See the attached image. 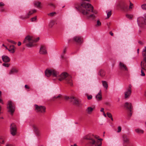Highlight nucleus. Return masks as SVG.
I'll return each mask as SVG.
<instances>
[{"mask_svg": "<svg viewBox=\"0 0 146 146\" xmlns=\"http://www.w3.org/2000/svg\"><path fill=\"white\" fill-rule=\"evenodd\" d=\"M71 146H77V145L76 144H75L74 145H71Z\"/></svg>", "mask_w": 146, "mask_h": 146, "instance_id": "774afa93", "label": "nucleus"}, {"mask_svg": "<svg viewBox=\"0 0 146 146\" xmlns=\"http://www.w3.org/2000/svg\"><path fill=\"white\" fill-rule=\"evenodd\" d=\"M102 82L103 87L106 89H107L108 88V85L107 82L106 81H102Z\"/></svg>", "mask_w": 146, "mask_h": 146, "instance_id": "bb28decb", "label": "nucleus"}, {"mask_svg": "<svg viewBox=\"0 0 146 146\" xmlns=\"http://www.w3.org/2000/svg\"><path fill=\"white\" fill-rule=\"evenodd\" d=\"M102 144L101 141H99L98 140H95L93 138L88 141V144L90 146H101Z\"/></svg>", "mask_w": 146, "mask_h": 146, "instance_id": "39448f33", "label": "nucleus"}, {"mask_svg": "<svg viewBox=\"0 0 146 146\" xmlns=\"http://www.w3.org/2000/svg\"><path fill=\"white\" fill-rule=\"evenodd\" d=\"M94 136V135L93 134H89L85 136L84 139L89 141L93 138Z\"/></svg>", "mask_w": 146, "mask_h": 146, "instance_id": "4be33fe9", "label": "nucleus"}, {"mask_svg": "<svg viewBox=\"0 0 146 146\" xmlns=\"http://www.w3.org/2000/svg\"><path fill=\"white\" fill-rule=\"evenodd\" d=\"M5 137H0V143L1 144L4 143Z\"/></svg>", "mask_w": 146, "mask_h": 146, "instance_id": "2f4dec72", "label": "nucleus"}, {"mask_svg": "<svg viewBox=\"0 0 146 146\" xmlns=\"http://www.w3.org/2000/svg\"><path fill=\"white\" fill-rule=\"evenodd\" d=\"M101 25V23L99 20H97V24L96 26H99Z\"/></svg>", "mask_w": 146, "mask_h": 146, "instance_id": "4c0bfd02", "label": "nucleus"}, {"mask_svg": "<svg viewBox=\"0 0 146 146\" xmlns=\"http://www.w3.org/2000/svg\"><path fill=\"white\" fill-rule=\"evenodd\" d=\"M111 11L108 12L107 13V16L108 18L111 16Z\"/></svg>", "mask_w": 146, "mask_h": 146, "instance_id": "58836bf2", "label": "nucleus"}, {"mask_svg": "<svg viewBox=\"0 0 146 146\" xmlns=\"http://www.w3.org/2000/svg\"><path fill=\"white\" fill-rule=\"evenodd\" d=\"M21 42H18V46H20L21 45Z\"/></svg>", "mask_w": 146, "mask_h": 146, "instance_id": "bf43d9fd", "label": "nucleus"}, {"mask_svg": "<svg viewBox=\"0 0 146 146\" xmlns=\"http://www.w3.org/2000/svg\"><path fill=\"white\" fill-rule=\"evenodd\" d=\"M64 99L66 100H68L69 99H70V97L69 98L68 96H66L65 97Z\"/></svg>", "mask_w": 146, "mask_h": 146, "instance_id": "8fccbe9b", "label": "nucleus"}, {"mask_svg": "<svg viewBox=\"0 0 146 146\" xmlns=\"http://www.w3.org/2000/svg\"><path fill=\"white\" fill-rule=\"evenodd\" d=\"M0 102L2 104H3V101L1 98H0Z\"/></svg>", "mask_w": 146, "mask_h": 146, "instance_id": "e2e57ef3", "label": "nucleus"}, {"mask_svg": "<svg viewBox=\"0 0 146 146\" xmlns=\"http://www.w3.org/2000/svg\"><path fill=\"white\" fill-rule=\"evenodd\" d=\"M124 106L126 109L129 111L128 114V116L130 117L132 115L131 111L132 109L131 104L130 103L126 102Z\"/></svg>", "mask_w": 146, "mask_h": 146, "instance_id": "9d476101", "label": "nucleus"}, {"mask_svg": "<svg viewBox=\"0 0 146 146\" xmlns=\"http://www.w3.org/2000/svg\"><path fill=\"white\" fill-rule=\"evenodd\" d=\"M117 6L121 10L124 11H127L128 10V5L124 2L118 3Z\"/></svg>", "mask_w": 146, "mask_h": 146, "instance_id": "1a4fd4ad", "label": "nucleus"}, {"mask_svg": "<svg viewBox=\"0 0 146 146\" xmlns=\"http://www.w3.org/2000/svg\"><path fill=\"white\" fill-rule=\"evenodd\" d=\"M126 16L127 18L129 19H131L132 17V15L128 14H126Z\"/></svg>", "mask_w": 146, "mask_h": 146, "instance_id": "f704fd0d", "label": "nucleus"}, {"mask_svg": "<svg viewBox=\"0 0 146 146\" xmlns=\"http://www.w3.org/2000/svg\"><path fill=\"white\" fill-rule=\"evenodd\" d=\"M141 7L143 10H146V4H144L141 5Z\"/></svg>", "mask_w": 146, "mask_h": 146, "instance_id": "72a5a7b5", "label": "nucleus"}, {"mask_svg": "<svg viewBox=\"0 0 146 146\" xmlns=\"http://www.w3.org/2000/svg\"><path fill=\"white\" fill-rule=\"evenodd\" d=\"M25 87L26 88H27V89H29V87L28 85H25Z\"/></svg>", "mask_w": 146, "mask_h": 146, "instance_id": "4d7b16f0", "label": "nucleus"}, {"mask_svg": "<svg viewBox=\"0 0 146 146\" xmlns=\"http://www.w3.org/2000/svg\"><path fill=\"white\" fill-rule=\"evenodd\" d=\"M39 53L40 54H47V52L44 46H41L39 50Z\"/></svg>", "mask_w": 146, "mask_h": 146, "instance_id": "ddd939ff", "label": "nucleus"}, {"mask_svg": "<svg viewBox=\"0 0 146 146\" xmlns=\"http://www.w3.org/2000/svg\"><path fill=\"white\" fill-rule=\"evenodd\" d=\"M61 95H58V96H56V97H54L53 98V99H54V98H60L61 97Z\"/></svg>", "mask_w": 146, "mask_h": 146, "instance_id": "603ef678", "label": "nucleus"}, {"mask_svg": "<svg viewBox=\"0 0 146 146\" xmlns=\"http://www.w3.org/2000/svg\"><path fill=\"white\" fill-rule=\"evenodd\" d=\"M33 127L34 131L37 136L38 137L40 135V132L38 127L35 125H33Z\"/></svg>", "mask_w": 146, "mask_h": 146, "instance_id": "2eb2a0df", "label": "nucleus"}, {"mask_svg": "<svg viewBox=\"0 0 146 146\" xmlns=\"http://www.w3.org/2000/svg\"><path fill=\"white\" fill-rule=\"evenodd\" d=\"M94 109L91 107H88L86 109V111L88 114H90L93 111Z\"/></svg>", "mask_w": 146, "mask_h": 146, "instance_id": "aec40b11", "label": "nucleus"}, {"mask_svg": "<svg viewBox=\"0 0 146 146\" xmlns=\"http://www.w3.org/2000/svg\"><path fill=\"white\" fill-rule=\"evenodd\" d=\"M138 43L141 45H143V43L141 41H139L138 42Z\"/></svg>", "mask_w": 146, "mask_h": 146, "instance_id": "6e6d98bb", "label": "nucleus"}, {"mask_svg": "<svg viewBox=\"0 0 146 146\" xmlns=\"http://www.w3.org/2000/svg\"><path fill=\"white\" fill-rule=\"evenodd\" d=\"M66 48H65L64 49V50L63 51V54H65L66 52Z\"/></svg>", "mask_w": 146, "mask_h": 146, "instance_id": "3c124183", "label": "nucleus"}, {"mask_svg": "<svg viewBox=\"0 0 146 146\" xmlns=\"http://www.w3.org/2000/svg\"><path fill=\"white\" fill-rule=\"evenodd\" d=\"M7 105L8 112H10L11 114H13L15 109V106L14 103L12 101H8Z\"/></svg>", "mask_w": 146, "mask_h": 146, "instance_id": "20e7f679", "label": "nucleus"}, {"mask_svg": "<svg viewBox=\"0 0 146 146\" xmlns=\"http://www.w3.org/2000/svg\"><path fill=\"white\" fill-rule=\"evenodd\" d=\"M132 87V86L131 85L129 84V88L127 89V90H131V88Z\"/></svg>", "mask_w": 146, "mask_h": 146, "instance_id": "5fc2aeb1", "label": "nucleus"}, {"mask_svg": "<svg viewBox=\"0 0 146 146\" xmlns=\"http://www.w3.org/2000/svg\"><path fill=\"white\" fill-rule=\"evenodd\" d=\"M46 76L49 77L52 75L53 77L56 78L60 81L65 80L66 82L70 86L72 85V82L71 76L66 72H64L58 75V73L53 69H47L45 72Z\"/></svg>", "mask_w": 146, "mask_h": 146, "instance_id": "f03ea898", "label": "nucleus"}, {"mask_svg": "<svg viewBox=\"0 0 146 146\" xmlns=\"http://www.w3.org/2000/svg\"><path fill=\"white\" fill-rule=\"evenodd\" d=\"M15 48L14 45H11L10 46V48L8 50L10 52L13 53L15 52Z\"/></svg>", "mask_w": 146, "mask_h": 146, "instance_id": "b1692460", "label": "nucleus"}, {"mask_svg": "<svg viewBox=\"0 0 146 146\" xmlns=\"http://www.w3.org/2000/svg\"><path fill=\"white\" fill-rule=\"evenodd\" d=\"M7 40L9 42H10L13 44H16V43L14 41L10 39H7Z\"/></svg>", "mask_w": 146, "mask_h": 146, "instance_id": "e433bc0d", "label": "nucleus"}, {"mask_svg": "<svg viewBox=\"0 0 146 146\" xmlns=\"http://www.w3.org/2000/svg\"><path fill=\"white\" fill-rule=\"evenodd\" d=\"M18 70L15 68H12L9 72L10 74H11L14 73H17L18 72Z\"/></svg>", "mask_w": 146, "mask_h": 146, "instance_id": "a878e982", "label": "nucleus"}, {"mask_svg": "<svg viewBox=\"0 0 146 146\" xmlns=\"http://www.w3.org/2000/svg\"><path fill=\"white\" fill-rule=\"evenodd\" d=\"M2 59L3 61L5 63L9 62L10 60V58L7 56L3 55L2 56Z\"/></svg>", "mask_w": 146, "mask_h": 146, "instance_id": "dca6fc26", "label": "nucleus"}, {"mask_svg": "<svg viewBox=\"0 0 146 146\" xmlns=\"http://www.w3.org/2000/svg\"><path fill=\"white\" fill-rule=\"evenodd\" d=\"M39 37L35 39L34 37L30 35H27L24 40L23 43L29 47H31L34 46L33 43L37 42L39 40Z\"/></svg>", "mask_w": 146, "mask_h": 146, "instance_id": "7ed1b4c3", "label": "nucleus"}, {"mask_svg": "<svg viewBox=\"0 0 146 146\" xmlns=\"http://www.w3.org/2000/svg\"><path fill=\"white\" fill-rule=\"evenodd\" d=\"M2 65L4 66L8 67L9 66L10 64L9 63H3V64Z\"/></svg>", "mask_w": 146, "mask_h": 146, "instance_id": "c9c22d12", "label": "nucleus"}, {"mask_svg": "<svg viewBox=\"0 0 146 146\" xmlns=\"http://www.w3.org/2000/svg\"><path fill=\"white\" fill-rule=\"evenodd\" d=\"M70 101L74 105L78 106L79 105L80 101L78 99L74 96L70 97Z\"/></svg>", "mask_w": 146, "mask_h": 146, "instance_id": "f8f14e48", "label": "nucleus"}, {"mask_svg": "<svg viewBox=\"0 0 146 146\" xmlns=\"http://www.w3.org/2000/svg\"><path fill=\"white\" fill-rule=\"evenodd\" d=\"M135 131L138 134H142L143 133L144 131L143 130L139 129H135Z\"/></svg>", "mask_w": 146, "mask_h": 146, "instance_id": "7c9ffc66", "label": "nucleus"}, {"mask_svg": "<svg viewBox=\"0 0 146 146\" xmlns=\"http://www.w3.org/2000/svg\"><path fill=\"white\" fill-rule=\"evenodd\" d=\"M87 98L88 100H90L92 98V96L91 95H87Z\"/></svg>", "mask_w": 146, "mask_h": 146, "instance_id": "79ce46f5", "label": "nucleus"}, {"mask_svg": "<svg viewBox=\"0 0 146 146\" xmlns=\"http://www.w3.org/2000/svg\"><path fill=\"white\" fill-rule=\"evenodd\" d=\"M142 69L141 70V76H145V74L144 73V72L143 71Z\"/></svg>", "mask_w": 146, "mask_h": 146, "instance_id": "de8ad7c7", "label": "nucleus"}, {"mask_svg": "<svg viewBox=\"0 0 146 146\" xmlns=\"http://www.w3.org/2000/svg\"><path fill=\"white\" fill-rule=\"evenodd\" d=\"M119 66L120 69L121 70L127 71H128V69L126 66L123 63L120 62L119 64Z\"/></svg>", "mask_w": 146, "mask_h": 146, "instance_id": "f3484780", "label": "nucleus"}, {"mask_svg": "<svg viewBox=\"0 0 146 146\" xmlns=\"http://www.w3.org/2000/svg\"><path fill=\"white\" fill-rule=\"evenodd\" d=\"M20 18L21 19H27L29 18V16H27V15L26 16H21L20 17Z\"/></svg>", "mask_w": 146, "mask_h": 146, "instance_id": "473e14b6", "label": "nucleus"}, {"mask_svg": "<svg viewBox=\"0 0 146 146\" xmlns=\"http://www.w3.org/2000/svg\"><path fill=\"white\" fill-rule=\"evenodd\" d=\"M93 137H94V138L96 139H95V140H98L99 141H102V139H98V137L96 135H94V136Z\"/></svg>", "mask_w": 146, "mask_h": 146, "instance_id": "a18cd8bd", "label": "nucleus"}, {"mask_svg": "<svg viewBox=\"0 0 146 146\" xmlns=\"http://www.w3.org/2000/svg\"><path fill=\"white\" fill-rule=\"evenodd\" d=\"M73 40L79 43H81L83 42V38L79 36H75L73 38Z\"/></svg>", "mask_w": 146, "mask_h": 146, "instance_id": "4468645a", "label": "nucleus"}, {"mask_svg": "<svg viewBox=\"0 0 146 146\" xmlns=\"http://www.w3.org/2000/svg\"><path fill=\"white\" fill-rule=\"evenodd\" d=\"M137 23L139 25L142 27V25H146V13L143 15V17H140L137 19Z\"/></svg>", "mask_w": 146, "mask_h": 146, "instance_id": "423d86ee", "label": "nucleus"}, {"mask_svg": "<svg viewBox=\"0 0 146 146\" xmlns=\"http://www.w3.org/2000/svg\"><path fill=\"white\" fill-rule=\"evenodd\" d=\"M2 46H5L7 49V46H5V45H4V44H3Z\"/></svg>", "mask_w": 146, "mask_h": 146, "instance_id": "69168bd1", "label": "nucleus"}, {"mask_svg": "<svg viewBox=\"0 0 146 146\" xmlns=\"http://www.w3.org/2000/svg\"><path fill=\"white\" fill-rule=\"evenodd\" d=\"M110 34L112 36H113V34L112 32H110Z\"/></svg>", "mask_w": 146, "mask_h": 146, "instance_id": "052dcab7", "label": "nucleus"}, {"mask_svg": "<svg viewBox=\"0 0 146 146\" xmlns=\"http://www.w3.org/2000/svg\"><path fill=\"white\" fill-rule=\"evenodd\" d=\"M34 5L35 6H36L38 8H40L41 3L38 1H35L34 2Z\"/></svg>", "mask_w": 146, "mask_h": 146, "instance_id": "393cba45", "label": "nucleus"}, {"mask_svg": "<svg viewBox=\"0 0 146 146\" xmlns=\"http://www.w3.org/2000/svg\"><path fill=\"white\" fill-rule=\"evenodd\" d=\"M36 19V17H35L32 18L31 19L32 22L35 21Z\"/></svg>", "mask_w": 146, "mask_h": 146, "instance_id": "37998d69", "label": "nucleus"}, {"mask_svg": "<svg viewBox=\"0 0 146 146\" xmlns=\"http://www.w3.org/2000/svg\"><path fill=\"white\" fill-rule=\"evenodd\" d=\"M121 127L120 126H119L118 127V131H117V132L118 133H119L121 132Z\"/></svg>", "mask_w": 146, "mask_h": 146, "instance_id": "c03bdc74", "label": "nucleus"}, {"mask_svg": "<svg viewBox=\"0 0 146 146\" xmlns=\"http://www.w3.org/2000/svg\"><path fill=\"white\" fill-rule=\"evenodd\" d=\"M89 0H82L80 4L78 3H74V8L77 11L86 15L88 18H92L94 19L96 17L95 14L97 13L95 10H94V8L91 4L85 1H89Z\"/></svg>", "mask_w": 146, "mask_h": 146, "instance_id": "f257e3e1", "label": "nucleus"}, {"mask_svg": "<svg viewBox=\"0 0 146 146\" xmlns=\"http://www.w3.org/2000/svg\"><path fill=\"white\" fill-rule=\"evenodd\" d=\"M131 93V90H127L125 92V98H129Z\"/></svg>", "mask_w": 146, "mask_h": 146, "instance_id": "412c9836", "label": "nucleus"}, {"mask_svg": "<svg viewBox=\"0 0 146 146\" xmlns=\"http://www.w3.org/2000/svg\"><path fill=\"white\" fill-rule=\"evenodd\" d=\"M133 6V4L131 3V2H130V5L129 7V8L130 9H132V7Z\"/></svg>", "mask_w": 146, "mask_h": 146, "instance_id": "09e8293b", "label": "nucleus"}, {"mask_svg": "<svg viewBox=\"0 0 146 146\" xmlns=\"http://www.w3.org/2000/svg\"><path fill=\"white\" fill-rule=\"evenodd\" d=\"M104 109L103 108H101V109L100 111L101 112H104Z\"/></svg>", "mask_w": 146, "mask_h": 146, "instance_id": "13d9d810", "label": "nucleus"}, {"mask_svg": "<svg viewBox=\"0 0 146 146\" xmlns=\"http://www.w3.org/2000/svg\"><path fill=\"white\" fill-rule=\"evenodd\" d=\"M56 13L55 12H53L50 13L48 14V15L52 17Z\"/></svg>", "mask_w": 146, "mask_h": 146, "instance_id": "ea45409f", "label": "nucleus"}, {"mask_svg": "<svg viewBox=\"0 0 146 146\" xmlns=\"http://www.w3.org/2000/svg\"><path fill=\"white\" fill-rule=\"evenodd\" d=\"M122 140L123 143V146H131V145L130 143L129 138L126 135H123Z\"/></svg>", "mask_w": 146, "mask_h": 146, "instance_id": "6e6552de", "label": "nucleus"}, {"mask_svg": "<svg viewBox=\"0 0 146 146\" xmlns=\"http://www.w3.org/2000/svg\"><path fill=\"white\" fill-rule=\"evenodd\" d=\"M55 21L53 20L51 21L49 23L48 26L50 28H52L54 24Z\"/></svg>", "mask_w": 146, "mask_h": 146, "instance_id": "cd10ccee", "label": "nucleus"}, {"mask_svg": "<svg viewBox=\"0 0 146 146\" xmlns=\"http://www.w3.org/2000/svg\"><path fill=\"white\" fill-rule=\"evenodd\" d=\"M36 10L35 9H34L29 11V13L27 14V16H29V17L33 13H35L36 12Z\"/></svg>", "mask_w": 146, "mask_h": 146, "instance_id": "c85d7f7f", "label": "nucleus"}, {"mask_svg": "<svg viewBox=\"0 0 146 146\" xmlns=\"http://www.w3.org/2000/svg\"><path fill=\"white\" fill-rule=\"evenodd\" d=\"M142 55L143 57L144 62H146V46H145L143 50Z\"/></svg>", "mask_w": 146, "mask_h": 146, "instance_id": "a211bd4d", "label": "nucleus"}, {"mask_svg": "<svg viewBox=\"0 0 146 146\" xmlns=\"http://www.w3.org/2000/svg\"><path fill=\"white\" fill-rule=\"evenodd\" d=\"M103 115H104V116L105 117H106V114L105 113V112H103Z\"/></svg>", "mask_w": 146, "mask_h": 146, "instance_id": "680f3d73", "label": "nucleus"}, {"mask_svg": "<svg viewBox=\"0 0 146 146\" xmlns=\"http://www.w3.org/2000/svg\"><path fill=\"white\" fill-rule=\"evenodd\" d=\"M107 116L110 118L112 116V114L110 113L107 112Z\"/></svg>", "mask_w": 146, "mask_h": 146, "instance_id": "a19ab883", "label": "nucleus"}, {"mask_svg": "<svg viewBox=\"0 0 146 146\" xmlns=\"http://www.w3.org/2000/svg\"><path fill=\"white\" fill-rule=\"evenodd\" d=\"M110 118L112 121H113V119L112 117V116L111 117H110Z\"/></svg>", "mask_w": 146, "mask_h": 146, "instance_id": "338daca9", "label": "nucleus"}, {"mask_svg": "<svg viewBox=\"0 0 146 146\" xmlns=\"http://www.w3.org/2000/svg\"><path fill=\"white\" fill-rule=\"evenodd\" d=\"M48 5L54 8L55 7V6L52 3L49 4Z\"/></svg>", "mask_w": 146, "mask_h": 146, "instance_id": "49530a36", "label": "nucleus"}, {"mask_svg": "<svg viewBox=\"0 0 146 146\" xmlns=\"http://www.w3.org/2000/svg\"><path fill=\"white\" fill-rule=\"evenodd\" d=\"M105 72L103 69H100L98 72V74L102 77H103L105 75Z\"/></svg>", "mask_w": 146, "mask_h": 146, "instance_id": "5701e85b", "label": "nucleus"}, {"mask_svg": "<svg viewBox=\"0 0 146 146\" xmlns=\"http://www.w3.org/2000/svg\"><path fill=\"white\" fill-rule=\"evenodd\" d=\"M10 127L11 134L13 135H15L16 134L17 130L16 125L13 123L11 124Z\"/></svg>", "mask_w": 146, "mask_h": 146, "instance_id": "9b49d317", "label": "nucleus"}, {"mask_svg": "<svg viewBox=\"0 0 146 146\" xmlns=\"http://www.w3.org/2000/svg\"><path fill=\"white\" fill-rule=\"evenodd\" d=\"M146 62H144L143 60L141 62V66L142 69H143L145 70H146V67L145 68V66L144 64Z\"/></svg>", "mask_w": 146, "mask_h": 146, "instance_id": "c756f323", "label": "nucleus"}, {"mask_svg": "<svg viewBox=\"0 0 146 146\" xmlns=\"http://www.w3.org/2000/svg\"><path fill=\"white\" fill-rule=\"evenodd\" d=\"M4 4L2 2H0V7L4 6Z\"/></svg>", "mask_w": 146, "mask_h": 146, "instance_id": "864d4df0", "label": "nucleus"}, {"mask_svg": "<svg viewBox=\"0 0 146 146\" xmlns=\"http://www.w3.org/2000/svg\"><path fill=\"white\" fill-rule=\"evenodd\" d=\"M96 98L98 101H100L102 100V96L101 90H100L98 93L96 95Z\"/></svg>", "mask_w": 146, "mask_h": 146, "instance_id": "6ab92c4d", "label": "nucleus"}, {"mask_svg": "<svg viewBox=\"0 0 146 146\" xmlns=\"http://www.w3.org/2000/svg\"><path fill=\"white\" fill-rule=\"evenodd\" d=\"M6 146H13L12 145L10 144H8Z\"/></svg>", "mask_w": 146, "mask_h": 146, "instance_id": "0e129e2a", "label": "nucleus"}, {"mask_svg": "<svg viewBox=\"0 0 146 146\" xmlns=\"http://www.w3.org/2000/svg\"><path fill=\"white\" fill-rule=\"evenodd\" d=\"M35 107V110L37 112L39 113H44L46 112V108L43 106H38L37 104L34 105Z\"/></svg>", "mask_w": 146, "mask_h": 146, "instance_id": "0eeeda50", "label": "nucleus"}]
</instances>
